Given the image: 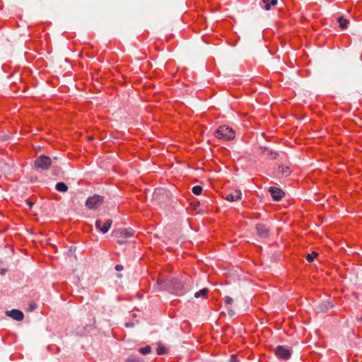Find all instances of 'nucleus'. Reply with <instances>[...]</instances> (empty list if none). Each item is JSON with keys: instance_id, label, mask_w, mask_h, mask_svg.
Here are the masks:
<instances>
[{"instance_id": "1", "label": "nucleus", "mask_w": 362, "mask_h": 362, "mask_svg": "<svg viewBox=\"0 0 362 362\" xmlns=\"http://www.w3.org/2000/svg\"><path fill=\"white\" fill-rule=\"evenodd\" d=\"M235 131L228 126H221L214 132V136L218 139L230 141L234 139Z\"/></svg>"}, {"instance_id": "2", "label": "nucleus", "mask_w": 362, "mask_h": 362, "mask_svg": "<svg viewBox=\"0 0 362 362\" xmlns=\"http://www.w3.org/2000/svg\"><path fill=\"white\" fill-rule=\"evenodd\" d=\"M163 284L164 286L173 293H178L183 288V283L179 278L166 279Z\"/></svg>"}, {"instance_id": "3", "label": "nucleus", "mask_w": 362, "mask_h": 362, "mask_svg": "<svg viewBox=\"0 0 362 362\" xmlns=\"http://www.w3.org/2000/svg\"><path fill=\"white\" fill-rule=\"evenodd\" d=\"M104 202L103 197L98 194L89 197L86 202V206L91 210L98 209Z\"/></svg>"}, {"instance_id": "4", "label": "nucleus", "mask_w": 362, "mask_h": 362, "mask_svg": "<svg viewBox=\"0 0 362 362\" xmlns=\"http://www.w3.org/2000/svg\"><path fill=\"white\" fill-rule=\"evenodd\" d=\"M52 159L45 155L37 157L35 160V166L41 170H47L52 164Z\"/></svg>"}, {"instance_id": "5", "label": "nucleus", "mask_w": 362, "mask_h": 362, "mask_svg": "<svg viewBox=\"0 0 362 362\" xmlns=\"http://www.w3.org/2000/svg\"><path fill=\"white\" fill-rule=\"evenodd\" d=\"M169 198L168 192L164 189H158L155 190L153 194V199L157 204L165 202Z\"/></svg>"}, {"instance_id": "6", "label": "nucleus", "mask_w": 362, "mask_h": 362, "mask_svg": "<svg viewBox=\"0 0 362 362\" xmlns=\"http://www.w3.org/2000/svg\"><path fill=\"white\" fill-rule=\"evenodd\" d=\"M256 233L261 239H267L269 237V228L263 223H258L255 226Z\"/></svg>"}, {"instance_id": "7", "label": "nucleus", "mask_w": 362, "mask_h": 362, "mask_svg": "<svg viewBox=\"0 0 362 362\" xmlns=\"http://www.w3.org/2000/svg\"><path fill=\"white\" fill-rule=\"evenodd\" d=\"M291 173L290 167L288 165H280L274 169V175L277 177H288Z\"/></svg>"}, {"instance_id": "8", "label": "nucleus", "mask_w": 362, "mask_h": 362, "mask_svg": "<svg viewBox=\"0 0 362 362\" xmlns=\"http://www.w3.org/2000/svg\"><path fill=\"white\" fill-rule=\"evenodd\" d=\"M274 352L278 358L284 360L288 359L291 355V351L288 349L280 345L276 347Z\"/></svg>"}, {"instance_id": "9", "label": "nucleus", "mask_w": 362, "mask_h": 362, "mask_svg": "<svg viewBox=\"0 0 362 362\" xmlns=\"http://www.w3.org/2000/svg\"><path fill=\"white\" fill-rule=\"evenodd\" d=\"M334 307L329 300H324L315 305V309L318 313H326Z\"/></svg>"}, {"instance_id": "10", "label": "nucleus", "mask_w": 362, "mask_h": 362, "mask_svg": "<svg viewBox=\"0 0 362 362\" xmlns=\"http://www.w3.org/2000/svg\"><path fill=\"white\" fill-rule=\"evenodd\" d=\"M112 223L111 219H107L104 223L102 220H97L95 221V227L103 233H106L110 228Z\"/></svg>"}, {"instance_id": "11", "label": "nucleus", "mask_w": 362, "mask_h": 362, "mask_svg": "<svg viewBox=\"0 0 362 362\" xmlns=\"http://www.w3.org/2000/svg\"><path fill=\"white\" fill-rule=\"evenodd\" d=\"M6 315L16 321H21L24 317L23 313L21 310L16 309L6 311Z\"/></svg>"}, {"instance_id": "12", "label": "nucleus", "mask_w": 362, "mask_h": 362, "mask_svg": "<svg viewBox=\"0 0 362 362\" xmlns=\"http://www.w3.org/2000/svg\"><path fill=\"white\" fill-rule=\"evenodd\" d=\"M269 191L273 199L275 201H279L284 195V192L281 189L276 187H271Z\"/></svg>"}, {"instance_id": "13", "label": "nucleus", "mask_w": 362, "mask_h": 362, "mask_svg": "<svg viewBox=\"0 0 362 362\" xmlns=\"http://www.w3.org/2000/svg\"><path fill=\"white\" fill-rule=\"evenodd\" d=\"M241 197H242V192L239 189H237L235 191V194H228L226 197V199L230 202H234V201H236V200H240L241 199Z\"/></svg>"}, {"instance_id": "14", "label": "nucleus", "mask_w": 362, "mask_h": 362, "mask_svg": "<svg viewBox=\"0 0 362 362\" xmlns=\"http://www.w3.org/2000/svg\"><path fill=\"white\" fill-rule=\"evenodd\" d=\"M113 234L115 237L120 238V237H130L132 235V232L129 231L126 229H118L117 230H115L113 232Z\"/></svg>"}, {"instance_id": "15", "label": "nucleus", "mask_w": 362, "mask_h": 362, "mask_svg": "<svg viewBox=\"0 0 362 362\" xmlns=\"http://www.w3.org/2000/svg\"><path fill=\"white\" fill-rule=\"evenodd\" d=\"M261 150L264 152H266L269 156L270 159H276L279 157V153L269 148V147H261Z\"/></svg>"}, {"instance_id": "16", "label": "nucleus", "mask_w": 362, "mask_h": 362, "mask_svg": "<svg viewBox=\"0 0 362 362\" xmlns=\"http://www.w3.org/2000/svg\"><path fill=\"white\" fill-rule=\"evenodd\" d=\"M0 170L5 174H11L12 172V165L6 163H0Z\"/></svg>"}, {"instance_id": "17", "label": "nucleus", "mask_w": 362, "mask_h": 362, "mask_svg": "<svg viewBox=\"0 0 362 362\" xmlns=\"http://www.w3.org/2000/svg\"><path fill=\"white\" fill-rule=\"evenodd\" d=\"M264 6V9L266 11H269L271 8V6H276L278 3L277 0H262Z\"/></svg>"}, {"instance_id": "18", "label": "nucleus", "mask_w": 362, "mask_h": 362, "mask_svg": "<svg viewBox=\"0 0 362 362\" xmlns=\"http://www.w3.org/2000/svg\"><path fill=\"white\" fill-rule=\"evenodd\" d=\"M338 22L339 23L340 28L342 29L346 28L348 24L349 23V21L344 18L343 16L338 18Z\"/></svg>"}, {"instance_id": "19", "label": "nucleus", "mask_w": 362, "mask_h": 362, "mask_svg": "<svg viewBox=\"0 0 362 362\" xmlns=\"http://www.w3.org/2000/svg\"><path fill=\"white\" fill-rule=\"evenodd\" d=\"M56 189L59 191V192H66L68 190V187L67 185L62 182H57L56 186H55Z\"/></svg>"}, {"instance_id": "20", "label": "nucleus", "mask_w": 362, "mask_h": 362, "mask_svg": "<svg viewBox=\"0 0 362 362\" xmlns=\"http://www.w3.org/2000/svg\"><path fill=\"white\" fill-rule=\"evenodd\" d=\"M208 288H204L202 290L199 291L198 292H196L194 293V297L198 298L199 297H205L208 293Z\"/></svg>"}, {"instance_id": "21", "label": "nucleus", "mask_w": 362, "mask_h": 362, "mask_svg": "<svg viewBox=\"0 0 362 362\" xmlns=\"http://www.w3.org/2000/svg\"><path fill=\"white\" fill-rule=\"evenodd\" d=\"M318 256V252H313L312 253L310 254H308L305 257L306 258V260L308 262H312L314 259Z\"/></svg>"}, {"instance_id": "22", "label": "nucleus", "mask_w": 362, "mask_h": 362, "mask_svg": "<svg viewBox=\"0 0 362 362\" xmlns=\"http://www.w3.org/2000/svg\"><path fill=\"white\" fill-rule=\"evenodd\" d=\"M192 191L194 194L199 195L202 192V187L199 185H196L192 187Z\"/></svg>"}, {"instance_id": "23", "label": "nucleus", "mask_w": 362, "mask_h": 362, "mask_svg": "<svg viewBox=\"0 0 362 362\" xmlns=\"http://www.w3.org/2000/svg\"><path fill=\"white\" fill-rule=\"evenodd\" d=\"M156 352L158 355H163L165 354L166 349L162 344H158Z\"/></svg>"}, {"instance_id": "24", "label": "nucleus", "mask_w": 362, "mask_h": 362, "mask_svg": "<svg viewBox=\"0 0 362 362\" xmlns=\"http://www.w3.org/2000/svg\"><path fill=\"white\" fill-rule=\"evenodd\" d=\"M139 351L142 354H147L151 352V348L150 346H146L145 347L140 348Z\"/></svg>"}, {"instance_id": "25", "label": "nucleus", "mask_w": 362, "mask_h": 362, "mask_svg": "<svg viewBox=\"0 0 362 362\" xmlns=\"http://www.w3.org/2000/svg\"><path fill=\"white\" fill-rule=\"evenodd\" d=\"M126 362H142V361L134 356H130L127 358Z\"/></svg>"}, {"instance_id": "26", "label": "nucleus", "mask_w": 362, "mask_h": 362, "mask_svg": "<svg viewBox=\"0 0 362 362\" xmlns=\"http://www.w3.org/2000/svg\"><path fill=\"white\" fill-rule=\"evenodd\" d=\"M224 302L227 305H231L233 303V298L231 297L226 296L224 297Z\"/></svg>"}, {"instance_id": "27", "label": "nucleus", "mask_w": 362, "mask_h": 362, "mask_svg": "<svg viewBox=\"0 0 362 362\" xmlns=\"http://www.w3.org/2000/svg\"><path fill=\"white\" fill-rule=\"evenodd\" d=\"M115 269H116L117 271H118V272H120V271H122V270L124 269V267H123V266H122V265H121V264H117V265L115 266Z\"/></svg>"}, {"instance_id": "28", "label": "nucleus", "mask_w": 362, "mask_h": 362, "mask_svg": "<svg viewBox=\"0 0 362 362\" xmlns=\"http://www.w3.org/2000/svg\"><path fill=\"white\" fill-rule=\"evenodd\" d=\"M230 361V362H238V361L236 358V357L235 356H233V355L231 356Z\"/></svg>"}, {"instance_id": "29", "label": "nucleus", "mask_w": 362, "mask_h": 362, "mask_svg": "<svg viewBox=\"0 0 362 362\" xmlns=\"http://www.w3.org/2000/svg\"><path fill=\"white\" fill-rule=\"evenodd\" d=\"M26 204L28 206L29 209H31L33 206V203L29 201H26Z\"/></svg>"}, {"instance_id": "30", "label": "nucleus", "mask_w": 362, "mask_h": 362, "mask_svg": "<svg viewBox=\"0 0 362 362\" xmlns=\"http://www.w3.org/2000/svg\"><path fill=\"white\" fill-rule=\"evenodd\" d=\"M228 313H229V314H230V316L233 315V314H234L233 310H231V309H228Z\"/></svg>"}, {"instance_id": "31", "label": "nucleus", "mask_w": 362, "mask_h": 362, "mask_svg": "<svg viewBox=\"0 0 362 362\" xmlns=\"http://www.w3.org/2000/svg\"><path fill=\"white\" fill-rule=\"evenodd\" d=\"M74 251H75V250H73L72 249L69 250V251L68 252V255H72V254L74 253Z\"/></svg>"}, {"instance_id": "32", "label": "nucleus", "mask_w": 362, "mask_h": 362, "mask_svg": "<svg viewBox=\"0 0 362 362\" xmlns=\"http://www.w3.org/2000/svg\"><path fill=\"white\" fill-rule=\"evenodd\" d=\"M132 326H133V324H132V323H127L126 324V327H131Z\"/></svg>"}, {"instance_id": "33", "label": "nucleus", "mask_w": 362, "mask_h": 362, "mask_svg": "<svg viewBox=\"0 0 362 362\" xmlns=\"http://www.w3.org/2000/svg\"><path fill=\"white\" fill-rule=\"evenodd\" d=\"M93 139H94L93 136H88V140L89 141H93Z\"/></svg>"}, {"instance_id": "34", "label": "nucleus", "mask_w": 362, "mask_h": 362, "mask_svg": "<svg viewBox=\"0 0 362 362\" xmlns=\"http://www.w3.org/2000/svg\"><path fill=\"white\" fill-rule=\"evenodd\" d=\"M58 159V158L57 156L54 157L53 160H52L53 162L52 163H54V160H57Z\"/></svg>"}, {"instance_id": "35", "label": "nucleus", "mask_w": 362, "mask_h": 362, "mask_svg": "<svg viewBox=\"0 0 362 362\" xmlns=\"http://www.w3.org/2000/svg\"><path fill=\"white\" fill-rule=\"evenodd\" d=\"M4 272H5V270H1L0 273H1V274H4Z\"/></svg>"}, {"instance_id": "36", "label": "nucleus", "mask_w": 362, "mask_h": 362, "mask_svg": "<svg viewBox=\"0 0 362 362\" xmlns=\"http://www.w3.org/2000/svg\"><path fill=\"white\" fill-rule=\"evenodd\" d=\"M117 276L118 278H122V274H117Z\"/></svg>"}, {"instance_id": "37", "label": "nucleus", "mask_w": 362, "mask_h": 362, "mask_svg": "<svg viewBox=\"0 0 362 362\" xmlns=\"http://www.w3.org/2000/svg\"><path fill=\"white\" fill-rule=\"evenodd\" d=\"M359 321L362 323V317L360 318Z\"/></svg>"}]
</instances>
